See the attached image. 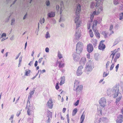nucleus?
<instances>
[{
    "instance_id": "25",
    "label": "nucleus",
    "mask_w": 123,
    "mask_h": 123,
    "mask_svg": "<svg viewBox=\"0 0 123 123\" xmlns=\"http://www.w3.org/2000/svg\"><path fill=\"white\" fill-rule=\"evenodd\" d=\"M77 110V108H75L73 110L72 112L73 116H74L76 113Z\"/></svg>"
},
{
    "instance_id": "44",
    "label": "nucleus",
    "mask_w": 123,
    "mask_h": 123,
    "mask_svg": "<svg viewBox=\"0 0 123 123\" xmlns=\"http://www.w3.org/2000/svg\"><path fill=\"white\" fill-rule=\"evenodd\" d=\"M98 113H99L100 112V114L102 115V110L101 109L98 108Z\"/></svg>"
},
{
    "instance_id": "23",
    "label": "nucleus",
    "mask_w": 123,
    "mask_h": 123,
    "mask_svg": "<svg viewBox=\"0 0 123 123\" xmlns=\"http://www.w3.org/2000/svg\"><path fill=\"white\" fill-rule=\"evenodd\" d=\"M25 75H26V76H30L29 74L31 72V71L30 70H28V71H26V70H25Z\"/></svg>"
},
{
    "instance_id": "59",
    "label": "nucleus",
    "mask_w": 123,
    "mask_h": 123,
    "mask_svg": "<svg viewBox=\"0 0 123 123\" xmlns=\"http://www.w3.org/2000/svg\"><path fill=\"white\" fill-rule=\"evenodd\" d=\"M14 116V115H12L11 116V117L9 119L10 120H13V118Z\"/></svg>"
},
{
    "instance_id": "11",
    "label": "nucleus",
    "mask_w": 123,
    "mask_h": 123,
    "mask_svg": "<svg viewBox=\"0 0 123 123\" xmlns=\"http://www.w3.org/2000/svg\"><path fill=\"white\" fill-rule=\"evenodd\" d=\"M123 115H120L117 119L116 121L117 123H121L123 122Z\"/></svg>"
},
{
    "instance_id": "37",
    "label": "nucleus",
    "mask_w": 123,
    "mask_h": 123,
    "mask_svg": "<svg viewBox=\"0 0 123 123\" xmlns=\"http://www.w3.org/2000/svg\"><path fill=\"white\" fill-rule=\"evenodd\" d=\"M110 63V62L109 61H108L107 62V63L106 64V68L107 69L108 68V67L109 66V65Z\"/></svg>"
},
{
    "instance_id": "1",
    "label": "nucleus",
    "mask_w": 123,
    "mask_h": 123,
    "mask_svg": "<svg viewBox=\"0 0 123 123\" xmlns=\"http://www.w3.org/2000/svg\"><path fill=\"white\" fill-rule=\"evenodd\" d=\"M119 90V86L117 84L111 90L109 89L108 90L107 92V94L108 95H113L114 98H115L118 96L115 102V103L117 104L118 103L122 97V94L120 92Z\"/></svg>"
},
{
    "instance_id": "18",
    "label": "nucleus",
    "mask_w": 123,
    "mask_h": 123,
    "mask_svg": "<svg viewBox=\"0 0 123 123\" xmlns=\"http://www.w3.org/2000/svg\"><path fill=\"white\" fill-rule=\"evenodd\" d=\"M93 31L95 32V34L97 37H98V38H99L100 37V34L97 32H98V31L97 30H94Z\"/></svg>"
},
{
    "instance_id": "26",
    "label": "nucleus",
    "mask_w": 123,
    "mask_h": 123,
    "mask_svg": "<svg viewBox=\"0 0 123 123\" xmlns=\"http://www.w3.org/2000/svg\"><path fill=\"white\" fill-rule=\"evenodd\" d=\"M57 56L59 59H61V58H62V55L61 54L60 52L59 51H58Z\"/></svg>"
},
{
    "instance_id": "9",
    "label": "nucleus",
    "mask_w": 123,
    "mask_h": 123,
    "mask_svg": "<svg viewBox=\"0 0 123 123\" xmlns=\"http://www.w3.org/2000/svg\"><path fill=\"white\" fill-rule=\"evenodd\" d=\"M83 67L82 65H80L79 66L77 70L76 74L78 76L80 75L82 73V69L83 68Z\"/></svg>"
},
{
    "instance_id": "60",
    "label": "nucleus",
    "mask_w": 123,
    "mask_h": 123,
    "mask_svg": "<svg viewBox=\"0 0 123 123\" xmlns=\"http://www.w3.org/2000/svg\"><path fill=\"white\" fill-rule=\"evenodd\" d=\"M43 58H40L38 60V62L39 63H40L41 62V61L42 60Z\"/></svg>"
},
{
    "instance_id": "19",
    "label": "nucleus",
    "mask_w": 123,
    "mask_h": 123,
    "mask_svg": "<svg viewBox=\"0 0 123 123\" xmlns=\"http://www.w3.org/2000/svg\"><path fill=\"white\" fill-rule=\"evenodd\" d=\"M80 82L77 80H75L74 83V87L77 86H80Z\"/></svg>"
},
{
    "instance_id": "39",
    "label": "nucleus",
    "mask_w": 123,
    "mask_h": 123,
    "mask_svg": "<svg viewBox=\"0 0 123 123\" xmlns=\"http://www.w3.org/2000/svg\"><path fill=\"white\" fill-rule=\"evenodd\" d=\"M80 101V100H77L76 102H75L74 104V105L75 106H77L79 104V102Z\"/></svg>"
},
{
    "instance_id": "43",
    "label": "nucleus",
    "mask_w": 123,
    "mask_h": 123,
    "mask_svg": "<svg viewBox=\"0 0 123 123\" xmlns=\"http://www.w3.org/2000/svg\"><path fill=\"white\" fill-rule=\"evenodd\" d=\"M108 73L107 74L105 72H104L103 75V77H106L108 75Z\"/></svg>"
},
{
    "instance_id": "36",
    "label": "nucleus",
    "mask_w": 123,
    "mask_h": 123,
    "mask_svg": "<svg viewBox=\"0 0 123 123\" xmlns=\"http://www.w3.org/2000/svg\"><path fill=\"white\" fill-rule=\"evenodd\" d=\"M15 20L14 18H12L11 20V25H13L15 23Z\"/></svg>"
},
{
    "instance_id": "56",
    "label": "nucleus",
    "mask_w": 123,
    "mask_h": 123,
    "mask_svg": "<svg viewBox=\"0 0 123 123\" xmlns=\"http://www.w3.org/2000/svg\"><path fill=\"white\" fill-rule=\"evenodd\" d=\"M104 33L105 34V35H104V37L105 38H106L107 37V35L108 34V33H105V32L104 31Z\"/></svg>"
},
{
    "instance_id": "16",
    "label": "nucleus",
    "mask_w": 123,
    "mask_h": 123,
    "mask_svg": "<svg viewBox=\"0 0 123 123\" xmlns=\"http://www.w3.org/2000/svg\"><path fill=\"white\" fill-rule=\"evenodd\" d=\"M55 16V13L53 12H50L48 13L47 14L48 18L49 17L50 18L53 17Z\"/></svg>"
},
{
    "instance_id": "40",
    "label": "nucleus",
    "mask_w": 123,
    "mask_h": 123,
    "mask_svg": "<svg viewBox=\"0 0 123 123\" xmlns=\"http://www.w3.org/2000/svg\"><path fill=\"white\" fill-rule=\"evenodd\" d=\"M116 52H113V53H112L111 55H111H112V60H111V62H112V60H113V59L114 58V56L115 55V54H116Z\"/></svg>"
},
{
    "instance_id": "58",
    "label": "nucleus",
    "mask_w": 123,
    "mask_h": 123,
    "mask_svg": "<svg viewBox=\"0 0 123 123\" xmlns=\"http://www.w3.org/2000/svg\"><path fill=\"white\" fill-rule=\"evenodd\" d=\"M38 62L37 61H36L34 64V66L35 67H36L37 65Z\"/></svg>"
},
{
    "instance_id": "41",
    "label": "nucleus",
    "mask_w": 123,
    "mask_h": 123,
    "mask_svg": "<svg viewBox=\"0 0 123 123\" xmlns=\"http://www.w3.org/2000/svg\"><path fill=\"white\" fill-rule=\"evenodd\" d=\"M98 21L97 20H94L93 22V25L96 26L97 25Z\"/></svg>"
},
{
    "instance_id": "63",
    "label": "nucleus",
    "mask_w": 123,
    "mask_h": 123,
    "mask_svg": "<svg viewBox=\"0 0 123 123\" xmlns=\"http://www.w3.org/2000/svg\"><path fill=\"white\" fill-rule=\"evenodd\" d=\"M16 1L14 0V1L13 2V3L10 6L11 7L12 5H14Z\"/></svg>"
},
{
    "instance_id": "5",
    "label": "nucleus",
    "mask_w": 123,
    "mask_h": 123,
    "mask_svg": "<svg viewBox=\"0 0 123 123\" xmlns=\"http://www.w3.org/2000/svg\"><path fill=\"white\" fill-rule=\"evenodd\" d=\"M81 10V6L80 4H78L77 6V8L75 12V14L77 15V17L75 18V20L76 18H78V20H80L79 19V13Z\"/></svg>"
},
{
    "instance_id": "54",
    "label": "nucleus",
    "mask_w": 123,
    "mask_h": 123,
    "mask_svg": "<svg viewBox=\"0 0 123 123\" xmlns=\"http://www.w3.org/2000/svg\"><path fill=\"white\" fill-rule=\"evenodd\" d=\"M113 3H114V4L115 5H117V4H118V2L117 1H116V0L114 1Z\"/></svg>"
},
{
    "instance_id": "10",
    "label": "nucleus",
    "mask_w": 123,
    "mask_h": 123,
    "mask_svg": "<svg viewBox=\"0 0 123 123\" xmlns=\"http://www.w3.org/2000/svg\"><path fill=\"white\" fill-rule=\"evenodd\" d=\"M72 56L75 61H77L80 59V54L74 53L73 54Z\"/></svg>"
},
{
    "instance_id": "46",
    "label": "nucleus",
    "mask_w": 123,
    "mask_h": 123,
    "mask_svg": "<svg viewBox=\"0 0 123 123\" xmlns=\"http://www.w3.org/2000/svg\"><path fill=\"white\" fill-rule=\"evenodd\" d=\"M119 64H118L116 67V72H117V71L119 67Z\"/></svg>"
},
{
    "instance_id": "33",
    "label": "nucleus",
    "mask_w": 123,
    "mask_h": 123,
    "mask_svg": "<svg viewBox=\"0 0 123 123\" xmlns=\"http://www.w3.org/2000/svg\"><path fill=\"white\" fill-rule=\"evenodd\" d=\"M50 37L49 33L48 32H47L46 34L45 35V37L46 38H49Z\"/></svg>"
},
{
    "instance_id": "34",
    "label": "nucleus",
    "mask_w": 123,
    "mask_h": 123,
    "mask_svg": "<svg viewBox=\"0 0 123 123\" xmlns=\"http://www.w3.org/2000/svg\"><path fill=\"white\" fill-rule=\"evenodd\" d=\"M95 4L93 2H92L90 5V7L91 8H93L95 6Z\"/></svg>"
},
{
    "instance_id": "22",
    "label": "nucleus",
    "mask_w": 123,
    "mask_h": 123,
    "mask_svg": "<svg viewBox=\"0 0 123 123\" xmlns=\"http://www.w3.org/2000/svg\"><path fill=\"white\" fill-rule=\"evenodd\" d=\"M94 47H95L97 44V40L95 39H93L92 42Z\"/></svg>"
},
{
    "instance_id": "13",
    "label": "nucleus",
    "mask_w": 123,
    "mask_h": 123,
    "mask_svg": "<svg viewBox=\"0 0 123 123\" xmlns=\"http://www.w3.org/2000/svg\"><path fill=\"white\" fill-rule=\"evenodd\" d=\"M86 62V58L85 57H83L81 58L80 60L79 63L80 65H84Z\"/></svg>"
},
{
    "instance_id": "48",
    "label": "nucleus",
    "mask_w": 123,
    "mask_h": 123,
    "mask_svg": "<svg viewBox=\"0 0 123 123\" xmlns=\"http://www.w3.org/2000/svg\"><path fill=\"white\" fill-rule=\"evenodd\" d=\"M67 120L68 123H69V115L68 113L67 115Z\"/></svg>"
},
{
    "instance_id": "3",
    "label": "nucleus",
    "mask_w": 123,
    "mask_h": 123,
    "mask_svg": "<svg viewBox=\"0 0 123 123\" xmlns=\"http://www.w3.org/2000/svg\"><path fill=\"white\" fill-rule=\"evenodd\" d=\"M94 68L93 62L91 60H89L86 64L84 71L85 72H91Z\"/></svg>"
},
{
    "instance_id": "28",
    "label": "nucleus",
    "mask_w": 123,
    "mask_h": 123,
    "mask_svg": "<svg viewBox=\"0 0 123 123\" xmlns=\"http://www.w3.org/2000/svg\"><path fill=\"white\" fill-rule=\"evenodd\" d=\"M32 95H31L30 94V95H29L28 96V100L27 101V104H30V100L31 98L32 97Z\"/></svg>"
},
{
    "instance_id": "62",
    "label": "nucleus",
    "mask_w": 123,
    "mask_h": 123,
    "mask_svg": "<svg viewBox=\"0 0 123 123\" xmlns=\"http://www.w3.org/2000/svg\"><path fill=\"white\" fill-rule=\"evenodd\" d=\"M29 120H30V123H33V121L32 119H31V118H29L28 119Z\"/></svg>"
},
{
    "instance_id": "50",
    "label": "nucleus",
    "mask_w": 123,
    "mask_h": 123,
    "mask_svg": "<svg viewBox=\"0 0 123 123\" xmlns=\"http://www.w3.org/2000/svg\"><path fill=\"white\" fill-rule=\"evenodd\" d=\"M61 81H62L63 82H64L65 81V77L64 76L62 77L61 78Z\"/></svg>"
},
{
    "instance_id": "12",
    "label": "nucleus",
    "mask_w": 123,
    "mask_h": 123,
    "mask_svg": "<svg viewBox=\"0 0 123 123\" xmlns=\"http://www.w3.org/2000/svg\"><path fill=\"white\" fill-rule=\"evenodd\" d=\"M123 115H120L117 119L116 121L117 123H121L123 122Z\"/></svg>"
},
{
    "instance_id": "32",
    "label": "nucleus",
    "mask_w": 123,
    "mask_h": 123,
    "mask_svg": "<svg viewBox=\"0 0 123 123\" xmlns=\"http://www.w3.org/2000/svg\"><path fill=\"white\" fill-rule=\"evenodd\" d=\"M118 8L120 10H123V5L121 4L118 6Z\"/></svg>"
},
{
    "instance_id": "6",
    "label": "nucleus",
    "mask_w": 123,
    "mask_h": 123,
    "mask_svg": "<svg viewBox=\"0 0 123 123\" xmlns=\"http://www.w3.org/2000/svg\"><path fill=\"white\" fill-rule=\"evenodd\" d=\"M83 86L82 85L78 86H77L74 87V90L76 92L77 94L80 93L82 92V90Z\"/></svg>"
},
{
    "instance_id": "8",
    "label": "nucleus",
    "mask_w": 123,
    "mask_h": 123,
    "mask_svg": "<svg viewBox=\"0 0 123 123\" xmlns=\"http://www.w3.org/2000/svg\"><path fill=\"white\" fill-rule=\"evenodd\" d=\"M93 47L92 44L89 43L87 46V50L89 53L92 52L93 50Z\"/></svg>"
},
{
    "instance_id": "7",
    "label": "nucleus",
    "mask_w": 123,
    "mask_h": 123,
    "mask_svg": "<svg viewBox=\"0 0 123 123\" xmlns=\"http://www.w3.org/2000/svg\"><path fill=\"white\" fill-rule=\"evenodd\" d=\"M99 103L101 108H103L105 106L106 104V101L105 98H102L99 101Z\"/></svg>"
},
{
    "instance_id": "21",
    "label": "nucleus",
    "mask_w": 123,
    "mask_h": 123,
    "mask_svg": "<svg viewBox=\"0 0 123 123\" xmlns=\"http://www.w3.org/2000/svg\"><path fill=\"white\" fill-rule=\"evenodd\" d=\"M65 64L62 63V61H61L58 65L59 68H63Z\"/></svg>"
},
{
    "instance_id": "24",
    "label": "nucleus",
    "mask_w": 123,
    "mask_h": 123,
    "mask_svg": "<svg viewBox=\"0 0 123 123\" xmlns=\"http://www.w3.org/2000/svg\"><path fill=\"white\" fill-rule=\"evenodd\" d=\"M32 111L30 108H28L27 111V112L28 115L30 116L31 115V112Z\"/></svg>"
},
{
    "instance_id": "20",
    "label": "nucleus",
    "mask_w": 123,
    "mask_h": 123,
    "mask_svg": "<svg viewBox=\"0 0 123 123\" xmlns=\"http://www.w3.org/2000/svg\"><path fill=\"white\" fill-rule=\"evenodd\" d=\"M85 117V115H82L81 117L80 122V123H83Z\"/></svg>"
},
{
    "instance_id": "38",
    "label": "nucleus",
    "mask_w": 123,
    "mask_h": 123,
    "mask_svg": "<svg viewBox=\"0 0 123 123\" xmlns=\"http://www.w3.org/2000/svg\"><path fill=\"white\" fill-rule=\"evenodd\" d=\"M114 64L113 63H112L110 68V70H111L113 69L114 67Z\"/></svg>"
},
{
    "instance_id": "64",
    "label": "nucleus",
    "mask_w": 123,
    "mask_h": 123,
    "mask_svg": "<svg viewBox=\"0 0 123 123\" xmlns=\"http://www.w3.org/2000/svg\"><path fill=\"white\" fill-rule=\"evenodd\" d=\"M40 71L41 72V73L43 74V73L45 72H46V70L45 69H43L42 71L41 70H40Z\"/></svg>"
},
{
    "instance_id": "4",
    "label": "nucleus",
    "mask_w": 123,
    "mask_h": 123,
    "mask_svg": "<svg viewBox=\"0 0 123 123\" xmlns=\"http://www.w3.org/2000/svg\"><path fill=\"white\" fill-rule=\"evenodd\" d=\"M83 47V44L81 42H79L76 45V53L80 54L82 51Z\"/></svg>"
},
{
    "instance_id": "17",
    "label": "nucleus",
    "mask_w": 123,
    "mask_h": 123,
    "mask_svg": "<svg viewBox=\"0 0 123 123\" xmlns=\"http://www.w3.org/2000/svg\"><path fill=\"white\" fill-rule=\"evenodd\" d=\"M121 40L120 39V37H119L118 38L116 39L115 42H114L113 46H114L115 45L117 44L119 42L121 41Z\"/></svg>"
},
{
    "instance_id": "45",
    "label": "nucleus",
    "mask_w": 123,
    "mask_h": 123,
    "mask_svg": "<svg viewBox=\"0 0 123 123\" xmlns=\"http://www.w3.org/2000/svg\"><path fill=\"white\" fill-rule=\"evenodd\" d=\"M6 33H3L2 34L1 38H3L4 37H6Z\"/></svg>"
},
{
    "instance_id": "57",
    "label": "nucleus",
    "mask_w": 123,
    "mask_h": 123,
    "mask_svg": "<svg viewBox=\"0 0 123 123\" xmlns=\"http://www.w3.org/2000/svg\"><path fill=\"white\" fill-rule=\"evenodd\" d=\"M60 8L59 6L58 5H57L56 6V8L57 10H59Z\"/></svg>"
},
{
    "instance_id": "61",
    "label": "nucleus",
    "mask_w": 123,
    "mask_h": 123,
    "mask_svg": "<svg viewBox=\"0 0 123 123\" xmlns=\"http://www.w3.org/2000/svg\"><path fill=\"white\" fill-rule=\"evenodd\" d=\"M14 35H12L10 38V40H13L14 39Z\"/></svg>"
},
{
    "instance_id": "27",
    "label": "nucleus",
    "mask_w": 123,
    "mask_h": 123,
    "mask_svg": "<svg viewBox=\"0 0 123 123\" xmlns=\"http://www.w3.org/2000/svg\"><path fill=\"white\" fill-rule=\"evenodd\" d=\"M89 33L90 37H93V34L91 29H90L89 31Z\"/></svg>"
},
{
    "instance_id": "55",
    "label": "nucleus",
    "mask_w": 123,
    "mask_h": 123,
    "mask_svg": "<svg viewBox=\"0 0 123 123\" xmlns=\"http://www.w3.org/2000/svg\"><path fill=\"white\" fill-rule=\"evenodd\" d=\"M113 28V26L112 25H111L110 27V31H112Z\"/></svg>"
},
{
    "instance_id": "49",
    "label": "nucleus",
    "mask_w": 123,
    "mask_h": 123,
    "mask_svg": "<svg viewBox=\"0 0 123 123\" xmlns=\"http://www.w3.org/2000/svg\"><path fill=\"white\" fill-rule=\"evenodd\" d=\"M27 12H26L23 18V20H25V19L26 17H27Z\"/></svg>"
},
{
    "instance_id": "53",
    "label": "nucleus",
    "mask_w": 123,
    "mask_h": 123,
    "mask_svg": "<svg viewBox=\"0 0 123 123\" xmlns=\"http://www.w3.org/2000/svg\"><path fill=\"white\" fill-rule=\"evenodd\" d=\"M106 118H104V117H103V118H100V119L98 120V123H100V122H101V120H102V119H105Z\"/></svg>"
},
{
    "instance_id": "42",
    "label": "nucleus",
    "mask_w": 123,
    "mask_h": 123,
    "mask_svg": "<svg viewBox=\"0 0 123 123\" xmlns=\"http://www.w3.org/2000/svg\"><path fill=\"white\" fill-rule=\"evenodd\" d=\"M55 88L56 90H58L59 89V83H56V85L55 86Z\"/></svg>"
},
{
    "instance_id": "15",
    "label": "nucleus",
    "mask_w": 123,
    "mask_h": 123,
    "mask_svg": "<svg viewBox=\"0 0 123 123\" xmlns=\"http://www.w3.org/2000/svg\"><path fill=\"white\" fill-rule=\"evenodd\" d=\"M53 102L52 99H49V100L47 102V105L49 108L51 109L53 107Z\"/></svg>"
},
{
    "instance_id": "52",
    "label": "nucleus",
    "mask_w": 123,
    "mask_h": 123,
    "mask_svg": "<svg viewBox=\"0 0 123 123\" xmlns=\"http://www.w3.org/2000/svg\"><path fill=\"white\" fill-rule=\"evenodd\" d=\"M10 16V15L7 18H6V20L5 21V22L7 23V22H8Z\"/></svg>"
},
{
    "instance_id": "51",
    "label": "nucleus",
    "mask_w": 123,
    "mask_h": 123,
    "mask_svg": "<svg viewBox=\"0 0 123 123\" xmlns=\"http://www.w3.org/2000/svg\"><path fill=\"white\" fill-rule=\"evenodd\" d=\"M49 49L48 47H46L45 49V51L46 52L48 53L49 51Z\"/></svg>"
},
{
    "instance_id": "29",
    "label": "nucleus",
    "mask_w": 123,
    "mask_h": 123,
    "mask_svg": "<svg viewBox=\"0 0 123 123\" xmlns=\"http://www.w3.org/2000/svg\"><path fill=\"white\" fill-rule=\"evenodd\" d=\"M22 56H21L19 58V63L18 66V67H19L20 65L21 62L22 61Z\"/></svg>"
},
{
    "instance_id": "2",
    "label": "nucleus",
    "mask_w": 123,
    "mask_h": 123,
    "mask_svg": "<svg viewBox=\"0 0 123 123\" xmlns=\"http://www.w3.org/2000/svg\"><path fill=\"white\" fill-rule=\"evenodd\" d=\"M78 18H76L75 20V23L76 24V33L75 35V37L76 39L78 40L81 36V31L78 29V28L80 27V25L81 21L80 20H78Z\"/></svg>"
},
{
    "instance_id": "35",
    "label": "nucleus",
    "mask_w": 123,
    "mask_h": 123,
    "mask_svg": "<svg viewBox=\"0 0 123 123\" xmlns=\"http://www.w3.org/2000/svg\"><path fill=\"white\" fill-rule=\"evenodd\" d=\"M120 53H117L115 57L116 58L118 59L120 56Z\"/></svg>"
},
{
    "instance_id": "30",
    "label": "nucleus",
    "mask_w": 123,
    "mask_h": 123,
    "mask_svg": "<svg viewBox=\"0 0 123 123\" xmlns=\"http://www.w3.org/2000/svg\"><path fill=\"white\" fill-rule=\"evenodd\" d=\"M45 3L46 4V5L47 6H50V3L49 1V0H46V1Z\"/></svg>"
},
{
    "instance_id": "47",
    "label": "nucleus",
    "mask_w": 123,
    "mask_h": 123,
    "mask_svg": "<svg viewBox=\"0 0 123 123\" xmlns=\"http://www.w3.org/2000/svg\"><path fill=\"white\" fill-rule=\"evenodd\" d=\"M35 90L34 89L32 91H31L29 93V94L32 95L34 93Z\"/></svg>"
},
{
    "instance_id": "31",
    "label": "nucleus",
    "mask_w": 123,
    "mask_h": 123,
    "mask_svg": "<svg viewBox=\"0 0 123 123\" xmlns=\"http://www.w3.org/2000/svg\"><path fill=\"white\" fill-rule=\"evenodd\" d=\"M119 18L120 20H121L123 18V12H121L119 14Z\"/></svg>"
},
{
    "instance_id": "14",
    "label": "nucleus",
    "mask_w": 123,
    "mask_h": 123,
    "mask_svg": "<svg viewBox=\"0 0 123 123\" xmlns=\"http://www.w3.org/2000/svg\"><path fill=\"white\" fill-rule=\"evenodd\" d=\"M105 48V46L104 43H100L98 46V49L100 50H103Z\"/></svg>"
}]
</instances>
